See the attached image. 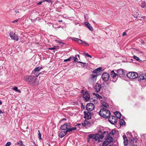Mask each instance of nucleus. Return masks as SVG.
<instances>
[{
  "mask_svg": "<svg viewBox=\"0 0 146 146\" xmlns=\"http://www.w3.org/2000/svg\"><path fill=\"white\" fill-rule=\"evenodd\" d=\"M81 125V124H80V123H78V124H77V125Z\"/></svg>",
  "mask_w": 146,
  "mask_h": 146,
  "instance_id": "13d9d810",
  "label": "nucleus"
},
{
  "mask_svg": "<svg viewBox=\"0 0 146 146\" xmlns=\"http://www.w3.org/2000/svg\"><path fill=\"white\" fill-rule=\"evenodd\" d=\"M19 19H16V20H14V21H13V23H17Z\"/></svg>",
  "mask_w": 146,
  "mask_h": 146,
  "instance_id": "c03bdc74",
  "label": "nucleus"
},
{
  "mask_svg": "<svg viewBox=\"0 0 146 146\" xmlns=\"http://www.w3.org/2000/svg\"><path fill=\"white\" fill-rule=\"evenodd\" d=\"M123 138L124 139V144L125 145H127L128 143V140L127 137L125 135H123Z\"/></svg>",
  "mask_w": 146,
  "mask_h": 146,
  "instance_id": "412c9836",
  "label": "nucleus"
},
{
  "mask_svg": "<svg viewBox=\"0 0 146 146\" xmlns=\"http://www.w3.org/2000/svg\"><path fill=\"white\" fill-rule=\"evenodd\" d=\"M120 124L121 125H123L125 124V121L123 119H120L119 120Z\"/></svg>",
  "mask_w": 146,
  "mask_h": 146,
  "instance_id": "cd10ccee",
  "label": "nucleus"
},
{
  "mask_svg": "<svg viewBox=\"0 0 146 146\" xmlns=\"http://www.w3.org/2000/svg\"><path fill=\"white\" fill-rule=\"evenodd\" d=\"M102 70V68L101 67H99L97 69L93 70V72L95 73H97L100 72Z\"/></svg>",
  "mask_w": 146,
  "mask_h": 146,
  "instance_id": "4be33fe9",
  "label": "nucleus"
},
{
  "mask_svg": "<svg viewBox=\"0 0 146 146\" xmlns=\"http://www.w3.org/2000/svg\"><path fill=\"white\" fill-rule=\"evenodd\" d=\"M55 49V47H53V48H49V49L50 50H54V49Z\"/></svg>",
  "mask_w": 146,
  "mask_h": 146,
  "instance_id": "de8ad7c7",
  "label": "nucleus"
},
{
  "mask_svg": "<svg viewBox=\"0 0 146 146\" xmlns=\"http://www.w3.org/2000/svg\"><path fill=\"white\" fill-rule=\"evenodd\" d=\"M99 114L104 118H107L110 115L111 113L109 110L106 108H103L100 111Z\"/></svg>",
  "mask_w": 146,
  "mask_h": 146,
  "instance_id": "f03ea898",
  "label": "nucleus"
},
{
  "mask_svg": "<svg viewBox=\"0 0 146 146\" xmlns=\"http://www.w3.org/2000/svg\"><path fill=\"white\" fill-rule=\"evenodd\" d=\"M24 79L28 83L32 86H36L39 83L38 82L36 81V77L33 76H27Z\"/></svg>",
  "mask_w": 146,
  "mask_h": 146,
  "instance_id": "f257e3e1",
  "label": "nucleus"
},
{
  "mask_svg": "<svg viewBox=\"0 0 146 146\" xmlns=\"http://www.w3.org/2000/svg\"><path fill=\"white\" fill-rule=\"evenodd\" d=\"M126 35V33L125 32H124L123 33L122 35L123 36H124L125 35Z\"/></svg>",
  "mask_w": 146,
  "mask_h": 146,
  "instance_id": "8fccbe9b",
  "label": "nucleus"
},
{
  "mask_svg": "<svg viewBox=\"0 0 146 146\" xmlns=\"http://www.w3.org/2000/svg\"><path fill=\"white\" fill-rule=\"evenodd\" d=\"M114 114L117 117V118H120L121 117V113L118 112V111H115L114 112Z\"/></svg>",
  "mask_w": 146,
  "mask_h": 146,
  "instance_id": "5701e85b",
  "label": "nucleus"
},
{
  "mask_svg": "<svg viewBox=\"0 0 146 146\" xmlns=\"http://www.w3.org/2000/svg\"><path fill=\"white\" fill-rule=\"evenodd\" d=\"M83 44L84 46H88L89 45V44L88 43L86 42H84L83 43Z\"/></svg>",
  "mask_w": 146,
  "mask_h": 146,
  "instance_id": "79ce46f5",
  "label": "nucleus"
},
{
  "mask_svg": "<svg viewBox=\"0 0 146 146\" xmlns=\"http://www.w3.org/2000/svg\"><path fill=\"white\" fill-rule=\"evenodd\" d=\"M106 134L107 135L108 134V132L104 131L103 132L102 135L100 136L98 134H94L93 139L95 141L98 140V142H101L102 141V140L104 138L105 136L104 135Z\"/></svg>",
  "mask_w": 146,
  "mask_h": 146,
  "instance_id": "7ed1b4c3",
  "label": "nucleus"
},
{
  "mask_svg": "<svg viewBox=\"0 0 146 146\" xmlns=\"http://www.w3.org/2000/svg\"><path fill=\"white\" fill-rule=\"evenodd\" d=\"M15 12L16 13H19V12L18 11H15Z\"/></svg>",
  "mask_w": 146,
  "mask_h": 146,
  "instance_id": "6e6d98bb",
  "label": "nucleus"
},
{
  "mask_svg": "<svg viewBox=\"0 0 146 146\" xmlns=\"http://www.w3.org/2000/svg\"><path fill=\"white\" fill-rule=\"evenodd\" d=\"M11 145V143L10 142H7L5 145V146H10Z\"/></svg>",
  "mask_w": 146,
  "mask_h": 146,
  "instance_id": "a19ab883",
  "label": "nucleus"
},
{
  "mask_svg": "<svg viewBox=\"0 0 146 146\" xmlns=\"http://www.w3.org/2000/svg\"><path fill=\"white\" fill-rule=\"evenodd\" d=\"M42 1H40L37 3V5H40L42 4Z\"/></svg>",
  "mask_w": 146,
  "mask_h": 146,
  "instance_id": "a18cd8bd",
  "label": "nucleus"
},
{
  "mask_svg": "<svg viewBox=\"0 0 146 146\" xmlns=\"http://www.w3.org/2000/svg\"><path fill=\"white\" fill-rule=\"evenodd\" d=\"M109 121L112 124H114L117 122V118L116 116L111 115L109 118Z\"/></svg>",
  "mask_w": 146,
  "mask_h": 146,
  "instance_id": "0eeeda50",
  "label": "nucleus"
},
{
  "mask_svg": "<svg viewBox=\"0 0 146 146\" xmlns=\"http://www.w3.org/2000/svg\"><path fill=\"white\" fill-rule=\"evenodd\" d=\"M85 56H87L88 57H90V58H92V56L90 55L88 53H85Z\"/></svg>",
  "mask_w": 146,
  "mask_h": 146,
  "instance_id": "ea45409f",
  "label": "nucleus"
},
{
  "mask_svg": "<svg viewBox=\"0 0 146 146\" xmlns=\"http://www.w3.org/2000/svg\"><path fill=\"white\" fill-rule=\"evenodd\" d=\"M42 69V67H38L34 70L32 72V73L35 74L36 76V77H37L41 73L40 72H39Z\"/></svg>",
  "mask_w": 146,
  "mask_h": 146,
  "instance_id": "6e6552de",
  "label": "nucleus"
},
{
  "mask_svg": "<svg viewBox=\"0 0 146 146\" xmlns=\"http://www.w3.org/2000/svg\"><path fill=\"white\" fill-rule=\"evenodd\" d=\"M17 143L18 144H19V145L21 146H23V145L22 141H19V142Z\"/></svg>",
  "mask_w": 146,
  "mask_h": 146,
  "instance_id": "f704fd0d",
  "label": "nucleus"
},
{
  "mask_svg": "<svg viewBox=\"0 0 146 146\" xmlns=\"http://www.w3.org/2000/svg\"><path fill=\"white\" fill-rule=\"evenodd\" d=\"M94 105L92 103L88 104L86 106V109L89 111H91L94 108Z\"/></svg>",
  "mask_w": 146,
  "mask_h": 146,
  "instance_id": "9b49d317",
  "label": "nucleus"
},
{
  "mask_svg": "<svg viewBox=\"0 0 146 146\" xmlns=\"http://www.w3.org/2000/svg\"><path fill=\"white\" fill-rule=\"evenodd\" d=\"M133 146H137L136 145H134Z\"/></svg>",
  "mask_w": 146,
  "mask_h": 146,
  "instance_id": "e2e57ef3",
  "label": "nucleus"
},
{
  "mask_svg": "<svg viewBox=\"0 0 146 146\" xmlns=\"http://www.w3.org/2000/svg\"><path fill=\"white\" fill-rule=\"evenodd\" d=\"M97 76L96 75H91L90 79L93 82H95L96 80Z\"/></svg>",
  "mask_w": 146,
  "mask_h": 146,
  "instance_id": "6ab92c4d",
  "label": "nucleus"
},
{
  "mask_svg": "<svg viewBox=\"0 0 146 146\" xmlns=\"http://www.w3.org/2000/svg\"><path fill=\"white\" fill-rule=\"evenodd\" d=\"M138 80L139 81L146 80V75L144 74H141L139 76Z\"/></svg>",
  "mask_w": 146,
  "mask_h": 146,
  "instance_id": "2eb2a0df",
  "label": "nucleus"
},
{
  "mask_svg": "<svg viewBox=\"0 0 146 146\" xmlns=\"http://www.w3.org/2000/svg\"><path fill=\"white\" fill-rule=\"evenodd\" d=\"M71 124L70 123H66L62 125L60 127L61 129L62 130H68L69 127H71Z\"/></svg>",
  "mask_w": 146,
  "mask_h": 146,
  "instance_id": "1a4fd4ad",
  "label": "nucleus"
},
{
  "mask_svg": "<svg viewBox=\"0 0 146 146\" xmlns=\"http://www.w3.org/2000/svg\"><path fill=\"white\" fill-rule=\"evenodd\" d=\"M127 133V135L129 134H131V133Z\"/></svg>",
  "mask_w": 146,
  "mask_h": 146,
  "instance_id": "052dcab7",
  "label": "nucleus"
},
{
  "mask_svg": "<svg viewBox=\"0 0 146 146\" xmlns=\"http://www.w3.org/2000/svg\"><path fill=\"white\" fill-rule=\"evenodd\" d=\"M38 134L39 135L38 138L39 139H41V134L40 133L39 130L38 131Z\"/></svg>",
  "mask_w": 146,
  "mask_h": 146,
  "instance_id": "4c0bfd02",
  "label": "nucleus"
},
{
  "mask_svg": "<svg viewBox=\"0 0 146 146\" xmlns=\"http://www.w3.org/2000/svg\"><path fill=\"white\" fill-rule=\"evenodd\" d=\"M133 16L135 17H136V18H137L138 17V16L137 15H135L134 14V15H133Z\"/></svg>",
  "mask_w": 146,
  "mask_h": 146,
  "instance_id": "09e8293b",
  "label": "nucleus"
},
{
  "mask_svg": "<svg viewBox=\"0 0 146 146\" xmlns=\"http://www.w3.org/2000/svg\"><path fill=\"white\" fill-rule=\"evenodd\" d=\"M9 36L12 40H14L17 41L18 40V36L13 32H10L9 33Z\"/></svg>",
  "mask_w": 146,
  "mask_h": 146,
  "instance_id": "9d476101",
  "label": "nucleus"
},
{
  "mask_svg": "<svg viewBox=\"0 0 146 146\" xmlns=\"http://www.w3.org/2000/svg\"><path fill=\"white\" fill-rule=\"evenodd\" d=\"M58 42L60 44L62 43V44H64V43L61 42H60L59 41H58Z\"/></svg>",
  "mask_w": 146,
  "mask_h": 146,
  "instance_id": "603ef678",
  "label": "nucleus"
},
{
  "mask_svg": "<svg viewBox=\"0 0 146 146\" xmlns=\"http://www.w3.org/2000/svg\"><path fill=\"white\" fill-rule=\"evenodd\" d=\"M84 42L81 39H79L78 42L80 44H83Z\"/></svg>",
  "mask_w": 146,
  "mask_h": 146,
  "instance_id": "58836bf2",
  "label": "nucleus"
},
{
  "mask_svg": "<svg viewBox=\"0 0 146 146\" xmlns=\"http://www.w3.org/2000/svg\"><path fill=\"white\" fill-rule=\"evenodd\" d=\"M94 136V134H90L88 135V139H93Z\"/></svg>",
  "mask_w": 146,
  "mask_h": 146,
  "instance_id": "2f4dec72",
  "label": "nucleus"
},
{
  "mask_svg": "<svg viewBox=\"0 0 146 146\" xmlns=\"http://www.w3.org/2000/svg\"><path fill=\"white\" fill-rule=\"evenodd\" d=\"M76 127H69V129L68 130H66V131L69 132L70 131H72L74 130H76Z\"/></svg>",
  "mask_w": 146,
  "mask_h": 146,
  "instance_id": "b1692460",
  "label": "nucleus"
},
{
  "mask_svg": "<svg viewBox=\"0 0 146 146\" xmlns=\"http://www.w3.org/2000/svg\"><path fill=\"white\" fill-rule=\"evenodd\" d=\"M13 90L15 91L16 92L20 93L21 92L18 89V88L17 87H15L13 88Z\"/></svg>",
  "mask_w": 146,
  "mask_h": 146,
  "instance_id": "a878e982",
  "label": "nucleus"
},
{
  "mask_svg": "<svg viewBox=\"0 0 146 146\" xmlns=\"http://www.w3.org/2000/svg\"><path fill=\"white\" fill-rule=\"evenodd\" d=\"M131 143H133V141L131 140Z\"/></svg>",
  "mask_w": 146,
  "mask_h": 146,
  "instance_id": "bf43d9fd",
  "label": "nucleus"
},
{
  "mask_svg": "<svg viewBox=\"0 0 146 146\" xmlns=\"http://www.w3.org/2000/svg\"><path fill=\"white\" fill-rule=\"evenodd\" d=\"M108 136L106 140L103 143L102 146H107L109 143L113 141V138L110 135H107Z\"/></svg>",
  "mask_w": 146,
  "mask_h": 146,
  "instance_id": "39448f33",
  "label": "nucleus"
},
{
  "mask_svg": "<svg viewBox=\"0 0 146 146\" xmlns=\"http://www.w3.org/2000/svg\"><path fill=\"white\" fill-rule=\"evenodd\" d=\"M71 58V57H70L68 58L65 60H64V62H67V61H70V60Z\"/></svg>",
  "mask_w": 146,
  "mask_h": 146,
  "instance_id": "37998d69",
  "label": "nucleus"
},
{
  "mask_svg": "<svg viewBox=\"0 0 146 146\" xmlns=\"http://www.w3.org/2000/svg\"><path fill=\"white\" fill-rule=\"evenodd\" d=\"M85 25L89 29L90 31L92 30V27L91 25L88 22H86L85 23Z\"/></svg>",
  "mask_w": 146,
  "mask_h": 146,
  "instance_id": "aec40b11",
  "label": "nucleus"
},
{
  "mask_svg": "<svg viewBox=\"0 0 146 146\" xmlns=\"http://www.w3.org/2000/svg\"><path fill=\"white\" fill-rule=\"evenodd\" d=\"M102 88V85L98 83H96L94 86V89L95 92H98L100 91Z\"/></svg>",
  "mask_w": 146,
  "mask_h": 146,
  "instance_id": "ddd939ff",
  "label": "nucleus"
},
{
  "mask_svg": "<svg viewBox=\"0 0 146 146\" xmlns=\"http://www.w3.org/2000/svg\"><path fill=\"white\" fill-rule=\"evenodd\" d=\"M118 76L117 74L114 72V71L112 70L110 72V80L113 82H115L117 79Z\"/></svg>",
  "mask_w": 146,
  "mask_h": 146,
  "instance_id": "20e7f679",
  "label": "nucleus"
},
{
  "mask_svg": "<svg viewBox=\"0 0 146 146\" xmlns=\"http://www.w3.org/2000/svg\"><path fill=\"white\" fill-rule=\"evenodd\" d=\"M46 1L48 3H49L51 1V0H44L43 1Z\"/></svg>",
  "mask_w": 146,
  "mask_h": 146,
  "instance_id": "49530a36",
  "label": "nucleus"
},
{
  "mask_svg": "<svg viewBox=\"0 0 146 146\" xmlns=\"http://www.w3.org/2000/svg\"><path fill=\"white\" fill-rule=\"evenodd\" d=\"M90 124V122L88 120H85L84 123H82V125L85 126L88 125V124Z\"/></svg>",
  "mask_w": 146,
  "mask_h": 146,
  "instance_id": "393cba45",
  "label": "nucleus"
},
{
  "mask_svg": "<svg viewBox=\"0 0 146 146\" xmlns=\"http://www.w3.org/2000/svg\"><path fill=\"white\" fill-rule=\"evenodd\" d=\"M78 63H82L83 64V65H82V66L83 67H85L87 66L88 64H87L85 63H84L80 61H78Z\"/></svg>",
  "mask_w": 146,
  "mask_h": 146,
  "instance_id": "7c9ffc66",
  "label": "nucleus"
},
{
  "mask_svg": "<svg viewBox=\"0 0 146 146\" xmlns=\"http://www.w3.org/2000/svg\"><path fill=\"white\" fill-rule=\"evenodd\" d=\"M66 120V119L64 118V119H62L61 120V121H62L63 120Z\"/></svg>",
  "mask_w": 146,
  "mask_h": 146,
  "instance_id": "3c124183",
  "label": "nucleus"
},
{
  "mask_svg": "<svg viewBox=\"0 0 146 146\" xmlns=\"http://www.w3.org/2000/svg\"><path fill=\"white\" fill-rule=\"evenodd\" d=\"M85 116L84 117L86 119H89L91 118V113L88 112L87 113H86L84 112Z\"/></svg>",
  "mask_w": 146,
  "mask_h": 146,
  "instance_id": "a211bd4d",
  "label": "nucleus"
},
{
  "mask_svg": "<svg viewBox=\"0 0 146 146\" xmlns=\"http://www.w3.org/2000/svg\"><path fill=\"white\" fill-rule=\"evenodd\" d=\"M93 94L99 99H101L102 98V96H100L98 94H96L94 93Z\"/></svg>",
  "mask_w": 146,
  "mask_h": 146,
  "instance_id": "c85d7f7f",
  "label": "nucleus"
},
{
  "mask_svg": "<svg viewBox=\"0 0 146 146\" xmlns=\"http://www.w3.org/2000/svg\"><path fill=\"white\" fill-rule=\"evenodd\" d=\"M62 20H59L58 22H62Z\"/></svg>",
  "mask_w": 146,
  "mask_h": 146,
  "instance_id": "4d7b16f0",
  "label": "nucleus"
},
{
  "mask_svg": "<svg viewBox=\"0 0 146 146\" xmlns=\"http://www.w3.org/2000/svg\"><path fill=\"white\" fill-rule=\"evenodd\" d=\"M78 56V57H79V55H77Z\"/></svg>",
  "mask_w": 146,
  "mask_h": 146,
  "instance_id": "69168bd1",
  "label": "nucleus"
},
{
  "mask_svg": "<svg viewBox=\"0 0 146 146\" xmlns=\"http://www.w3.org/2000/svg\"><path fill=\"white\" fill-rule=\"evenodd\" d=\"M90 96L88 92H86L83 94V98L85 101L87 102L90 99Z\"/></svg>",
  "mask_w": 146,
  "mask_h": 146,
  "instance_id": "4468645a",
  "label": "nucleus"
},
{
  "mask_svg": "<svg viewBox=\"0 0 146 146\" xmlns=\"http://www.w3.org/2000/svg\"><path fill=\"white\" fill-rule=\"evenodd\" d=\"M79 39L78 38H72V40H74V41L76 42H78Z\"/></svg>",
  "mask_w": 146,
  "mask_h": 146,
  "instance_id": "72a5a7b5",
  "label": "nucleus"
},
{
  "mask_svg": "<svg viewBox=\"0 0 146 146\" xmlns=\"http://www.w3.org/2000/svg\"><path fill=\"white\" fill-rule=\"evenodd\" d=\"M127 76L130 79H136L138 77L137 73L136 72H131L127 74Z\"/></svg>",
  "mask_w": 146,
  "mask_h": 146,
  "instance_id": "423d86ee",
  "label": "nucleus"
},
{
  "mask_svg": "<svg viewBox=\"0 0 146 146\" xmlns=\"http://www.w3.org/2000/svg\"><path fill=\"white\" fill-rule=\"evenodd\" d=\"M118 76H119L120 77L123 76L124 74V72L123 70L122 69H119L117 70V73Z\"/></svg>",
  "mask_w": 146,
  "mask_h": 146,
  "instance_id": "dca6fc26",
  "label": "nucleus"
},
{
  "mask_svg": "<svg viewBox=\"0 0 146 146\" xmlns=\"http://www.w3.org/2000/svg\"><path fill=\"white\" fill-rule=\"evenodd\" d=\"M115 133V131L114 130H112V131L110 132V133L109 134L108 133V135H109L111 136V135H114ZM104 135L105 136L106 135H106V134Z\"/></svg>",
  "mask_w": 146,
  "mask_h": 146,
  "instance_id": "bb28decb",
  "label": "nucleus"
},
{
  "mask_svg": "<svg viewBox=\"0 0 146 146\" xmlns=\"http://www.w3.org/2000/svg\"><path fill=\"white\" fill-rule=\"evenodd\" d=\"M145 6V2H143L142 3L141 5V7L142 8H143Z\"/></svg>",
  "mask_w": 146,
  "mask_h": 146,
  "instance_id": "e433bc0d",
  "label": "nucleus"
},
{
  "mask_svg": "<svg viewBox=\"0 0 146 146\" xmlns=\"http://www.w3.org/2000/svg\"><path fill=\"white\" fill-rule=\"evenodd\" d=\"M3 113V112L0 109V114H1V113Z\"/></svg>",
  "mask_w": 146,
  "mask_h": 146,
  "instance_id": "864d4df0",
  "label": "nucleus"
},
{
  "mask_svg": "<svg viewBox=\"0 0 146 146\" xmlns=\"http://www.w3.org/2000/svg\"><path fill=\"white\" fill-rule=\"evenodd\" d=\"M109 146H113V145H110Z\"/></svg>",
  "mask_w": 146,
  "mask_h": 146,
  "instance_id": "0e129e2a",
  "label": "nucleus"
},
{
  "mask_svg": "<svg viewBox=\"0 0 146 146\" xmlns=\"http://www.w3.org/2000/svg\"><path fill=\"white\" fill-rule=\"evenodd\" d=\"M102 105L106 108H107L109 107L108 104L105 102H103L102 103Z\"/></svg>",
  "mask_w": 146,
  "mask_h": 146,
  "instance_id": "c756f323",
  "label": "nucleus"
},
{
  "mask_svg": "<svg viewBox=\"0 0 146 146\" xmlns=\"http://www.w3.org/2000/svg\"><path fill=\"white\" fill-rule=\"evenodd\" d=\"M127 133V135L129 134H131V133Z\"/></svg>",
  "mask_w": 146,
  "mask_h": 146,
  "instance_id": "680f3d73",
  "label": "nucleus"
},
{
  "mask_svg": "<svg viewBox=\"0 0 146 146\" xmlns=\"http://www.w3.org/2000/svg\"><path fill=\"white\" fill-rule=\"evenodd\" d=\"M102 77L104 81H107L110 78V75L108 73L105 72L102 74Z\"/></svg>",
  "mask_w": 146,
  "mask_h": 146,
  "instance_id": "f8f14e48",
  "label": "nucleus"
},
{
  "mask_svg": "<svg viewBox=\"0 0 146 146\" xmlns=\"http://www.w3.org/2000/svg\"><path fill=\"white\" fill-rule=\"evenodd\" d=\"M68 132L66 131H61L59 134L58 136L60 138H62L64 136L68 133Z\"/></svg>",
  "mask_w": 146,
  "mask_h": 146,
  "instance_id": "f3484780",
  "label": "nucleus"
},
{
  "mask_svg": "<svg viewBox=\"0 0 146 146\" xmlns=\"http://www.w3.org/2000/svg\"><path fill=\"white\" fill-rule=\"evenodd\" d=\"M73 58L74 60V62H78V59L77 58V57L76 56L74 57H73Z\"/></svg>",
  "mask_w": 146,
  "mask_h": 146,
  "instance_id": "473e14b6",
  "label": "nucleus"
},
{
  "mask_svg": "<svg viewBox=\"0 0 146 146\" xmlns=\"http://www.w3.org/2000/svg\"><path fill=\"white\" fill-rule=\"evenodd\" d=\"M2 102L1 100H0V105H1L2 104Z\"/></svg>",
  "mask_w": 146,
  "mask_h": 146,
  "instance_id": "5fc2aeb1",
  "label": "nucleus"
},
{
  "mask_svg": "<svg viewBox=\"0 0 146 146\" xmlns=\"http://www.w3.org/2000/svg\"><path fill=\"white\" fill-rule=\"evenodd\" d=\"M133 58L136 60L138 61H140V59L138 57L136 56H133Z\"/></svg>",
  "mask_w": 146,
  "mask_h": 146,
  "instance_id": "c9c22d12",
  "label": "nucleus"
}]
</instances>
